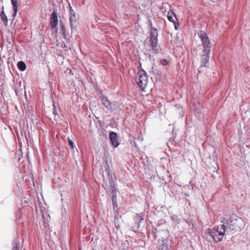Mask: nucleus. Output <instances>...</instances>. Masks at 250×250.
<instances>
[{
	"label": "nucleus",
	"instance_id": "5701e85b",
	"mask_svg": "<svg viewBox=\"0 0 250 250\" xmlns=\"http://www.w3.org/2000/svg\"><path fill=\"white\" fill-rule=\"evenodd\" d=\"M174 24L175 29L176 30H177L178 29V27H177V26L176 25V23L175 22V24Z\"/></svg>",
	"mask_w": 250,
	"mask_h": 250
},
{
	"label": "nucleus",
	"instance_id": "aec40b11",
	"mask_svg": "<svg viewBox=\"0 0 250 250\" xmlns=\"http://www.w3.org/2000/svg\"><path fill=\"white\" fill-rule=\"evenodd\" d=\"M157 229L155 228H153L152 229V234H153L154 235V239H156V236H157Z\"/></svg>",
	"mask_w": 250,
	"mask_h": 250
},
{
	"label": "nucleus",
	"instance_id": "f3484780",
	"mask_svg": "<svg viewBox=\"0 0 250 250\" xmlns=\"http://www.w3.org/2000/svg\"><path fill=\"white\" fill-rule=\"evenodd\" d=\"M67 141H68V144H69V146L71 147V149H73L75 147V145H74V143L69 138H67Z\"/></svg>",
	"mask_w": 250,
	"mask_h": 250
},
{
	"label": "nucleus",
	"instance_id": "f257e3e1",
	"mask_svg": "<svg viewBox=\"0 0 250 250\" xmlns=\"http://www.w3.org/2000/svg\"><path fill=\"white\" fill-rule=\"evenodd\" d=\"M241 221V218L230 217L229 220L223 222L221 225L217 226L214 229H208V236L211 237L216 242L221 241L225 234L233 233L237 227V223Z\"/></svg>",
	"mask_w": 250,
	"mask_h": 250
},
{
	"label": "nucleus",
	"instance_id": "9b49d317",
	"mask_svg": "<svg viewBox=\"0 0 250 250\" xmlns=\"http://www.w3.org/2000/svg\"><path fill=\"white\" fill-rule=\"evenodd\" d=\"M109 139L114 147H117L120 143L118 140L117 134L114 132H111L109 134Z\"/></svg>",
	"mask_w": 250,
	"mask_h": 250
},
{
	"label": "nucleus",
	"instance_id": "6e6552de",
	"mask_svg": "<svg viewBox=\"0 0 250 250\" xmlns=\"http://www.w3.org/2000/svg\"><path fill=\"white\" fill-rule=\"evenodd\" d=\"M108 170V175L109 177L110 190L109 192L111 194L112 197V202H114V199L116 197V190L115 187V184L112 180V175H110L109 169Z\"/></svg>",
	"mask_w": 250,
	"mask_h": 250
},
{
	"label": "nucleus",
	"instance_id": "6ab92c4d",
	"mask_svg": "<svg viewBox=\"0 0 250 250\" xmlns=\"http://www.w3.org/2000/svg\"><path fill=\"white\" fill-rule=\"evenodd\" d=\"M168 62V61L167 59H162L160 61V63L164 66L167 65Z\"/></svg>",
	"mask_w": 250,
	"mask_h": 250
},
{
	"label": "nucleus",
	"instance_id": "20e7f679",
	"mask_svg": "<svg viewBox=\"0 0 250 250\" xmlns=\"http://www.w3.org/2000/svg\"><path fill=\"white\" fill-rule=\"evenodd\" d=\"M147 73L144 69H141L138 72L135 78L137 86L143 90L147 85Z\"/></svg>",
	"mask_w": 250,
	"mask_h": 250
},
{
	"label": "nucleus",
	"instance_id": "412c9836",
	"mask_svg": "<svg viewBox=\"0 0 250 250\" xmlns=\"http://www.w3.org/2000/svg\"><path fill=\"white\" fill-rule=\"evenodd\" d=\"M53 106H54V108H53V113L54 115H56L57 114V110H56V107L54 104H53Z\"/></svg>",
	"mask_w": 250,
	"mask_h": 250
},
{
	"label": "nucleus",
	"instance_id": "4be33fe9",
	"mask_svg": "<svg viewBox=\"0 0 250 250\" xmlns=\"http://www.w3.org/2000/svg\"><path fill=\"white\" fill-rule=\"evenodd\" d=\"M148 25L150 27V30H151V28H154V27L152 26V23L151 21H149Z\"/></svg>",
	"mask_w": 250,
	"mask_h": 250
},
{
	"label": "nucleus",
	"instance_id": "dca6fc26",
	"mask_svg": "<svg viewBox=\"0 0 250 250\" xmlns=\"http://www.w3.org/2000/svg\"><path fill=\"white\" fill-rule=\"evenodd\" d=\"M60 26H61V30L62 32V33L64 38H66L67 37V33L66 32V28H65L64 25L63 24V23H62L60 25Z\"/></svg>",
	"mask_w": 250,
	"mask_h": 250
},
{
	"label": "nucleus",
	"instance_id": "a211bd4d",
	"mask_svg": "<svg viewBox=\"0 0 250 250\" xmlns=\"http://www.w3.org/2000/svg\"><path fill=\"white\" fill-rule=\"evenodd\" d=\"M0 16L2 21L7 22V18L4 12L1 13Z\"/></svg>",
	"mask_w": 250,
	"mask_h": 250
},
{
	"label": "nucleus",
	"instance_id": "f03ea898",
	"mask_svg": "<svg viewBox=\"0 0 250 250\" xmlns=\"http://www.w3.org/2000/svg\"><path fill=\"white\" fill-rule=\"evenodd\" d=\"M197 35L199 36L203 45V50L201 60L202 65L204 67H208L210 59V50L211 45L210 41L206 33L202 30H198Z\"/></svg>",
	"mask_w": 250,
	"mask_h": 250
},
{
	"label": "nucleus",
	"instance_id": "7ed1b4c3",
	"mask_svg": "<svg viewBox=\"0 0 250 250\" xmlns=\"http://www.w3.org/2000/svg\"><path fill=\"white\" fill-rule=\"evenodd\" d=\"M150 47L152 52L155 54L159 53L161 50L160 46L158 45V31L156 28H151L149 32Z\"/></svg>",
	"mask_w": 250,
	"mask_h": 250
},
{
	"label": "nucleus",
	"instance_id": "9d476101",
	"mask_svg": "<svg viewBox=\"0 0 250 250\" xmlns=\"http://www.w3.org/2000/svg\"><path fill=\"white\" fill-rule=\"evenodd\" d=\"M49 22L52 29H55L57 27L58 18L57 13L55 11H53L51 14Z\"/></svg>",
	"mask_w": 250,
	"mask_h": 250
},
{
	"label": "nucleus",
	"instance_id": "b1692460",
	"mask_svg": "<svg viewBox=\"0 0 250 250\" xmlns=\"http://www.w3.org/2000/svg\"><path fill=\"white\" fill-rule=\"evenodd\" d=\"M115 199V198L114 199V200ZM117 204V203H116V201H115L114 200V203L113 202V206H116V205Z\"/></svg>",
	"mask_w": 250,
	"mask_h": 250
},
{
	"label": "nucleus",
	"instance_id": "2eb2a0df",
	"mask_svg": "<svg viewBox=\"0 0 250 250\" xmlns=\"http://www.w3.org/2000/svg\"><path fill=\"white\" fill-rule=\"evenodd\" d=\"M17 66L18 69L22 71H24L26 68V65L23 61L19 62L17 63Z\"/></svg>",
	"mask_w": 250,
	"mask_h": 250
},
{
	"label": "nucleus",
	"instance_id": "4468645a",
	"mask_svg": "<svg viewBox=\"0 0 250 250\" xmlns=\"http://www.w3.org/2000/svg\"><path fill=\"white\" fill-rule=\"evenodd\" d=\"M21 247L20 246V240L15 239L13 240L12 244V250H21Z\"/></svg>",
	"mask_w": 250,
	"mask_h": 250
},
{
	"label": "nucleus",
	"instance_id": "39448f33",
	"mask_svg": "<svg viewBox=\"0 0 250 250\" xmlns=\"http://www.w3.org/2000/svg\"><path fill=\"white\" fill-rule=\"evenodd\" d=\"M145 213L143 212L136 213L135 217H134V225L131 227L130 229L135 232H139V229L140 226V224L142 221L144 220Z\"/></svg>",
	"mask_w": 250,
	"mask_h": 250
},
{
	"label": "nucleus",
	"instance_id": "423d86ee",
	"mask_svg": "<svg viewBox=\"0 0 250 250\" xmlns=\"http://www.w3.org/2000/svg\"><path fill=\"white\" fill-rule=\"evenodd\" d=\"M69 20L70 22V24L71 26V28L72 31L73 30H76L77 25L78 24V22L77 21V17L76 15V13L74 10L73 9L72 6L69 3Z\"/></svg>",
	"mask_w": 250,
	"mask_h": 250
},
{
	"label": "nucleus",
	"instance_id": "0eeeda50",
	"mask_svg": "<svg viewBox=\"0 0 250 250\" xmlns=\"http://www.w3.org/2000/svg\"><path fill=\"white\" fill-rule=\"evenodd\" d=\"M159 248L161 250H169L173 243L172 238L169 236L166 238H162L159 241Z\"/></svg>",
	"mask_w": 250,
	"mask_h": 250
},
{
	"label": "nucleus",
	"instance_id": "f8f14e48",
	"mask_svg": "<svg viewBox=\"0 0 250 250\" xmlns=\"http://www.w3.org/2000/svg\"><path fill=\"white\" fill-rule=\"evenodd\" d=\"M167 19L168 21L174 24H175V20H177L175 14L174 13L173 10H169L167 13Z\"/></svg>",
	"mask_w": 250,
	"mask_h": 250
},
{
	"label": "nucleus",
	"instance_id": "1a4fd4ad",
	"mask_svg": "<svg viewBox=\"0 0 250 250\" xmlns=\"http://www.w3.org/2000/svg\"><path fill=\"white\" fill-rule=\"evenodd\" d=\"M101 100L103 104L107 109L111 111L115 109L114 105L110 101H109L107 97L102 95L101 97Z\"/></svg>",
	"mask_w": 250,
	"mask_h": 250
},
{
	"label": "nucleus",
	"instance_id": "393cba45",
	"mask_svg": "<svg viewBox=\"0 0 250 250\" xmlns=\"http://www.w3.org/2000/svg\"><path fill=\"white\" fill-rule=\"evenodd\" d=\"M185 195L186 196H189V194H188V193H185Z\"/></svg>",
	"mask_w": 250,
	"mask_h": 250
},
{
	"label": "nucleus",
	"instance_id": "ddd939ff",
	"mask_svg": "<svg viewBox=\"0 0 250 250\" xmlns=\"http://www.w3.org/2000/svg\"><path fill=\"white\" fill-rule=\"evenodd\" d=\"M18 0H11V3L13 5V13L12 14L13 20H14L18 12Z\"/></svg>",
	"mask_w": 250,
	"mask_h": 250
}]
</instances>
